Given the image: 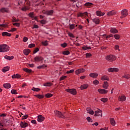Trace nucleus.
<instances>
[{
    "label": "nucleus",
    "mask_w": 130,
    "mask_h": 130,
    "mask_svg": "<svg viewBox=\"0 0 130 130\" xmlns=\"http://www.w3.org/2000/svg\"><path fill=\"white\" fill-rule=\"evenodd\" d=\"M10 51V46L6 44L0 45V52H8Z\"/></svg>",
    "instance_id": "f257e3e1"
},
{
    "label": "nucleus",
    "mask_w": 130,
    "mask_h": 130,
    "mask_svg": "<svg viewBox=\"0 0 130 130\" xmlns=\"http://www.w3.org/2000/svg\"><path fill=\"white\" fill-rule=\"evenodd\" d=\"M106 60L108 61H110V62H112V61H114L116 59V57L115 55L110 54L106 56Z\"/></svg>",
    "instance_id": "f03ea898"
},
{
    "label": "nucleus",
    "mask_w": 130,
    "mask_h": 130,
    "mask_svg": "<svg viewBox=\"0 0 130 130\" xmlns=\"http://www.w3.org/2000/svg\"><path fill=\"white\" fill-rule=\"evenodd\" d=\"M121 14L120 18L123 19V18H125L128 15V11L127 9H123L121 11Z\"/></svg>",
    "instance_id": "7ed1b4c3"
},
{
    "label": "nucleus",
    "mask_w": 130,
    "mask_h": 130,
    "mask_svg": "<svg viewBox=\"0 0 130 130\" xmlns=\"http://www.w3.org/2000/svg\"><path fill=\"white\" fill-rule=\"evenodd\" d=\"M54 113L56 116H57L58 117H60V118H66V116H64V114H62L61 112L58 111H55Z\"/></svg>",
    "instance_id": "20e7f679"
},
{
    "label": "nucleus",
    "mask_w": 130,
    "mask_h": 130,
    "mask_svg": "<svg viewBox=\"0 0 130 130\" xmlns=\"http://www.w3.org/2000/svg\"><path fill=\"white\" fill-rule=\"evenodd\" d=\"M107 71L109 73H117L119 69L116 68H110L108 69Z\"/></svg>",
    "instance_id": "39448f33"
},
{
    "label": "nucleus",
    "mask_w": 130,
    "mask_h": 130,
    "mask_svg": "<svg viewBox=\"0 0 130 130\" xmlns=\"http://www.w3.org/2000/svg\"><path fill=\"white\" fill-rule=\"evenodd\" d=\"M66 91L68 93H70V94H72V95H77V90L76 89H66Z\"/></svg>",
    "instance_id": "423d86ee"
},
{
    "label": "nucleus",
    "mask_w": 130,
    "mask_h": 130,
    "mask_svg": "<svg viewBox=\"0 0 130 130\" xmlns=\"http://www.w3.org/2000/svg\"><path fill=\"white\" fill-rule=\"evenodd\" d=\"M118 100L120 101V102H124V101L126 100V96H125L124 94H122L118 96Z\"/></svg>",
    "instance_id": "0eeeda50"
},
{
    "label": "nucleus",
    "mask_w": 130,
    "mask_h": 130,
    "mask_svg": "<svg viewBox=\"0 0 130 130\" xmlns=\"http://www.w3.org/2000/svg\"><path fill=\"white\" fill-rule=\"evenodd\" d=\"M24 2L27 6H30V2L29 0H19L18 2V5L21 6Z\"/></svg>",
    "instance_id": "6e6552de"
},
{
    "label": "nucleus",
    "mask_w": 130,
    "mask_h": 130,
    "mask_svg": "<svg viewBox=\"0 0 130 130\" xmlns=\"http://www.w3.org/2000/svg\"><path fill=\"white\" fill-rule=\"evenodd\" d=\"M98 92H99V93L100 94H107V93H108V90H106V89H101L100 88L98 90Z\"/></svg>",
    "instance_id": "1a4fd4ad"
},
{
    "label": "nucleus",
    "mask_w": 130,
    "mask_h": 130,
    "mask_svg": "<svg viewBox=\"0 0 130 130\" xmlns=\"http://www.w3.org/2000/svg\"><path fill=\"white\" fill-rule=\"evenodd\" d=\"M85 71H86V70H85L83 68L79 69L76 70L75 74H76V75H79V74H81L82 73H85Z\"/></svg>",
    "instance_id": "9d476101"
},
{
    "label": "nucleus",
    "mask_w": 130,
    "mask_h": 130,
    "mask_svg": "<svg viewBox=\"0 0 130 130\" xmlns=\"http://www.w3.org/2000/svg\"><path fill=\"white\" fill-rule=\"evenodd\" d=\"M44 119H45V117H44L42 115H40L38 116V122H42V121H44Z\"/></svg>",
    "instance_id": "9b49d317"
},
{
    "label": "nucleus",
    "mask_w": 130,
    "mask_h": 130,
    "mask_svg": "<svg viewBox=\"0 0 130 130\" xmlns=\"http://www.w3.org/2000/svg\"><path fill=\"white\" fill-rule=\"evenodd\" d=\"M34 60L35 61H37L38 62H39V61H42V60H43V57H42V56H36L34 58Z\"/></svg>",
    "instance_id": "f8f14e48"
},
{
    "label": "nucleus",
    "mask_w": 130,
    "mask_h": 130,
    "mask_svg": "<svg viewBox=\"0 0 130 130\" xmlns=\"http://www.w3.org/2000/svg\"><path fill=\"white\" fill-rule=\"evenodd\" d=\"M28 123H27L26 122H22V121H21L20 123V126L22 128H25L27 127V126H28Z\"/></svg>",
    "instance_id": "ddd939ff"
},
{
    "label": "nucleus",
    "mask_w": 130,
    "mask_h": 130,
    "mask_svg": "<svg viewBox=\"0 0 130 130\" xmlns=\"http://www.w3.org/2000/svg\"><path fill=\"white\" fill-rule=\"evenodd\" d=\"M94 116H101V117H102V111L101 110L96 111L95 112Z\"/></svg>",
    "instance_id": "4468645a"
},
{
    "label": "nucleus",
    "mask_w": 130,
    "mask_h": 130,
    "mask_svg": "<svg viewBox=\"0 0 130 130\" xmlns=\"http://www.w3.org/2000/svg\"><path fill=\"white\" fill-rule=\"evenodd\" d=\"M98 73H91L89 74V77H90V78H93V79H97V78H98Z\"/></svg>",
    "instance_id": "2eb2a0df"
},
{
    "label": "nucleus",
    "mask_w": 130,
    "mask_h": 130,
    "mask_svg": "<svg viewBox=\"0 0 130 130\" xmlns=\"http://www.w3.org/2000/svg\"><path fill=\"white\" fill-rule=\"evenodd\" d=\"M110 122L111 125H112V126H115V125L116 124V122L115 121V120L114 119V118H110Z\"/></svg>",
    "instance_id": "dca6fc26"
},
{
    "label": "nucleus",
    "mask_w": 130,
    "mask_h": 130,
    "mask_svg": "<svg viewBox=\"0 0 130 130\" xmlns=\"http://www.w3.org/2000/svg\"><path fill=\"white\" fill-rule=\"evenodd\" d=\"M110 32L113 34H116V33H118V30H117L115 28L111 27L110 30Z\"/></svg>",
    "instance_id": "f3484780"
},
{
    "label": "nucleus",
    "mask_w": 130,
    "mask_h": 130,
    "mask_svg": "<svg viewBox=\"0 0 130 130\" xmlns=\"http://www.w3.org/2000/svg\"><path fill=\"white\" fill-rule=\"evenodd\" d=\"M108 87H109V83L107 81H104V84H103V88L104 89H108Z\"/></svg>",
    "instance_id": "a211bd4d"
},
{
    "label": "nucleus",
    "mask_w": 130,
    "mask_h": 130,
    "mask_svg": "<svg viewBox=\"0 0 130 130\" xmlns=\"http://www.w3.org/2000/svg\"><path fill=\"white\" fill-rule=\"evenodd\" d=\"M89 87V84H84L80 86L81 90H85V89H87Z\"/></svg>",
    "instance_id": "6ab92c4d"
},
{
    "label": "nucleus",
    "mask_w": 130,
    "mask_h": 130,
    "mask_svg": "<svg viewBox=\"0 0 130 130\" xmlns=\"http://www.w3.org/2000/svg\"><path fill=\"white\" fill-rule=\"evenodd\" d=\"M102 81H109V77L107 75H103L101 77Z\"/></svg>",
    "instance_id": "aec40b11"
},
{
    "label": "nucleus",
    "mask_w": 130,
    "mask_h": 130,
    "mask_svg": "<svg viewBox=\"0 0 130 130\" xmlns=\"http://www.w3.org/2000/svg\"><path fill=\"white\" fill-rule=\"evenodd\" d=\"M30 52H31V51L28 49H25L23 50V54L24 55H28Z\"/></svg>",
    "instance_id": "412c9836"
},
{
    "label": "nucleus",
    "mask_w": 130,
    "mask_h": 130,
    "mask_svg": "<svg viewBox=\"0 0 130 130\" xmlns=\"http://www.w3.org/2000/svg\"><path fill=\"white\" fill-rule=\"evenodd\" d=\"M86 110L87 111V113H89V114H91V115L94 114V111H93V110L91 109L90 108H87Z\"/></svg>",
    "instance_id": "4be33fe9"
},
{
    "label": "nucleus",
    "mask_w": 130,
    "mask_h": 130,
    "mask_svg": "<svg viewBox=\"0 0 130 130\" xmlns=\"http://www.w3.org/2000/svg\"><path fill=\"white\" fill-rule=\"evenodd\" d=\"M21 78V75L19 74H14L12 76V79H20Z\"/></svg>",
    "instance_id": "5701e85b"
},
{
    "label": "nucleus",
    "mask_w": 130,
    "mask_h": 130,
    "mask_svg": "<svg viewBox=\"0 0 130 130\" xmlns=\"http://www.w3.org/2000/svg\"><path fill=\"white\" fill-rule=\"evenodd\" d=\"M115 14H116V12L112 10L107 13V16H109V17H110V16H114V15H115Z\"/></svg>",
    "instance_id": "b1692460"
},
{
    "label": "nucleus",
    "mask_w": 130,
    "mask_h": 130,
    "mask_svg": "<svg viewBox=\"0 0 130 130\" xmlns=\"http://www.w3.org/2000/svg\"><path fill=\"white\" fill-rule=\"evenodd\" d=\"M96 13V16H100V17H102V16H104L105 15V13L102 12L100 11H97Z\"/></svg>",
    "instance_id": "393cba45"
},
{
    "label": "nucleus",
    "mask_w": 130,
    "mask_h": 130,
    "mask_svg": "<svg viewBox=\"0 0 130 130\" xmlns=\"http://www.w3.org/2000/svg\"><path fill=\"white\" fill-rule=\"evenodd\" d=\"M2 36H8V37H11V36H12V34H10L7 31H4L2 32Z\"/></svg>",
    "instance_id": "a878e982"
},
{
    "label": "nucleus",
    "mask_w": 130,
    "mask_h": 130,
    "mask_svg": "<svg viewBox=\"0 0 130 130\" xmlns=\"http://www.w3.org/2000/svg\"><path fill=\"white\" fill-rule=\"evenodd\" d=\"M10 70V67L9 66H7L4 67L3 69H2V72H3V73H7V72H8V71Z\"/></svg>",
    "instance_id": "bb28decb"
},
{
    "label": "nucleus",
    "mask_w": 130,
    "mask_h": 130,
    "mask_svg": "<svg viewBox=\"0 0 130 130\" xmlns=\"http://www.w3.org/2000/svg\"><path fill=\"white\" fill-rule=\"evenodd\" d=\"M34 96L38 98V99H43V98H44V95L43 94H35Z\"/></svg>",
    "instance_id": "cd10ccee"
},
{
    "label": "nucleus",
    "mask_w": 130,
    "mask_h": 130,
    "mask_svg": "<svg viewBox=\"0 0 130 130\" xmlns=\"http://www.w3.org/2000/svg\"><path fill=\"white\" fill-rule=\"evenodd\" d=\"M3 87H4L5 89H10V88L11 87V85L10 83H5L3 85Z\"/></svg>",
    "instance_id": "c85d7f7f"
},
{
    "label": "nucleus",
    "mask_w": 130,
    "mask_h": 130,
    "mask_svg": "<svg viewBox=\"0 0 130 130\" xmlns=\"http://www.w3.org/2000/svg\"><path fill=\"white\" fill-rule=\"evenodd\" d=\"M45 14L48 16H51L53 14V10L47 11L45 12Z\"/></svg>",
    "instance_id": "c756f323"
},
{
    "label": "nucleus",
    "mask_w": 130,
    "mask_h": 130,
    "mask_svg": "<svg viewBox=\"0 0 130 130\" xmlns=\"http://www.w3.org/2000/svg\"><path fill=\"white\" fill-rule=\"evenodd\" d=\"M84 15H85V16H88V13L87 12H84V13H79L77 15V17H83Z\"/></svg>",
    "instance_id": "7c9ffc66"
},
{
    "label": "nucleus",
    "mask_w": 130,
    "mask_h": 130,
    "mask_svg": "<svg viewBox=\"0 0 130 130\" xmlns=\"http://www.w3.org/2000/svg\"><path fill=\"white\" fill-rule=\"evenodd\" d=\"M84 6L87 7V8H90V7H92V6H93V3L87 2L84 4Z\"/></svg>",
    "instance_id": "2f4dec72"
},
{
    "label": "nucleus",
    "mask_w": 130,
    "mask_h": 130,
    "mask_svg": "<svg viewBox=\"0 0 130 130\" xmlns=\"http://www.w3.org/2000/svg\"><path fill=\"white\" fill-rule=\"evenodd\" d=\"M93 22L95 23L96 25H98L99 24V22H100V20L98 18H94L93 19Z\"/></svg>",
    "instance_id": "473e14b6"
},
{
    "label": "nucleus",
    "mask_w": 130,
    "mask_h": 130,
    "mask_svg": "<svg viewBox=\"0 0 130 130\" xmlns=\"http://www.w3.org/2000/svg\"><path fill=\"white\" fill-rule=\"evenodd\" d=\"M0 12H1V13H8V12H9V9L7 8H2L0 10Z\"/></svg>",
    "instance_id": "72a5a7b5"
},
{
    "label": "nucleus",
    "mask_w": 130,
    "mask_h": 130,
    "mask_svg": "<svg viewBox=\"0 0 130 130\" xmlns=\"http://www.w3.org/2000/svg\"><path fill=\"white\" fill-rule=\"evenodd\" d=\"M43 86H44L45 87H51V86H52V83L50 82H47L46 83H44L43 84Z\"/></svg>",
    "instance_id": "f704fd0d"
},
{
    "label": "nucleus",
    "mask_w": 130,
    "mask_h": 130,
    "mask_svg": "<svg viewBox=\"0 0 130 130\" xmlns=\"http://www.w3.org/2000/svg\"><path fill=\"white\" fill-rule=\"evenodd\" d=\"M41 90L39 88H35L34 87L31 88V90L34 92H39Z\"/></svg>",
    "instance_id": "c9c22d12"
},
{
    "label": "nucleus",
    "mask_w": 130,
    "mask_h": 130,
    "mask_svg": "<svg viewBox=\"0 0 130 130\" xmlns=\"http://www.w3.org/2000/svg\"><path fill=\"white\" fill-rule=\"evenodd\" d=\"M5 58L6 59H8V60H12V59H13V58H14L13 56H9L8 55H5Z\"/></svg>",
    "instance_id": "e433bc0d"
},
{
    "label": "nucleus",
    "mask_w": 130,
    "mask_h": 130,
    "mask_svg": "<svg viewBox=\"0 0 130 130\" xmlns=\"http://www.w3.org/2000/svg\"><path fill=\"white\" fill-rule=\"evenodd\" d=\"M101 101H102V102H103L104 103H105L107 102V101H108V99H107V98H103L101 99Z\"/></svg>",
    "instance_id": "4c0bfd02"
},
{
    "label": "nucleus",
    "mask_w": 130,
    "mask_h": 130,
    "mask_svg": "<svg viewBox=\"0 0 130 130\" xmlns=\"http://www.w3.org/2000/svg\"><path fill=\"white\" fill-rule=\"evenodd\" d=\"M29 9H30V7L29 6H25L23 8H22L21 10L24 12H25L26 11H28V10H29Z\"/></svg>",
    "instance_id": "58836bf2"
},
{
    "label": "nucleus",
    "mask_w": 130,
    "mask_h": 130,
    "mask_svg": "<svg viewBox=\"0 0 130 130\" xmlns=\"http://www.w3.org/2000/svg\"><path fill=\"white\" fill-rule=\"evenodd\" d=\"M42 44L43 46H47V45H48V41H45L42 42Z\"/></svg>",
    "instance_id": "ea45409f"
},
{
    "label": "nucleus",
    "mask_w": 130,
    "mask_h": 130,
    "mask_svg": "<svg viewBox=\"0 0 130 130\" xmlns=\"http://www.w3.org/2000/svg\"><path fill=\"white\" fill-rule=\"evenodd\" d=\"M23 71L24 72H26V73H32V70L28 69L27 68L23 69Z\"/></svg>",
    "instance_id": "a19ab883"
},
{
    "label": "nucleus",
    "mask_w": 130,
    "mask_h": 130,
    "mask_svg": "<svg viewBox=\"0 0 130 130\" xmlns=\"http://www.w3.org/2000/svg\"><path fill=\"white\" fill-rule=\"evenodd\" d=\"M62 54H63V55H69V54H70V51L67 50L63 51Z\"/></svg>",
    "instance_id": "79ce46f5"
},
{
    "label": "nucleus",
    "mask_w": 130,
    "mask_h": 130,
    "mask_svg": "<svg viewBox=\"0 0 130 130\" xmlns=\"http://www.w3.org/2000/svg\"><path fill=\"white\" fill-rule=\"evenodd\" d=\"M122 78H124L125 79H128L130 78V75L129 74H124L123 75Z\"/></svg>",
    "instance_id": "37998d69"
},
{
    "label": "nucleus",
    "mask_w": 130,
    "mask_h": 130,
    "mask_svg": "<svg viewBox=\"0 0 130 130\" xmlns=\"http://www.w3.org/2000/svg\"><path fill=\"white\" fill-rule=\"evenodd\" d=\"M53 96V94H51V93H47L45 95V97L46 98H50L51 97H52Z\"/></svg>",
    "instance_id": "c03bdc74"
},
{
    "label": "nucleus",
    "mask_w": 130,
    "mask_h": 130,
    "mask_svg": "<svg viewBox=\"0 0 130 130\" xmlns=\"http://www.w3.org/2000/svg\"><path fill=\"white\" fill-rule=\"evenodd\" d=\"M92 83L93 85H99V81H98V80L97 79L94 80Z\"/></svg>",
    "instance_id": "a18cd8bd"
},
{
    "label": "nucleus",
    "mask_w": 130,
    "mask_h": 130,
    "mask_svg": "<svg viewBox=\"0 0 130 130\" xmlns=\"http://www.w3.org/2000/svg\"><path fill=\"white\" fill-rule=\"evenodd\" d=\"M60 46L61 47H63V48H66V47H67L68 46V44H67V43H64L63 44H61Z\"/></svg>",
    "instance_id": "49530a36"
},
{
    "label": "nucleus",
    "mask_w": 130,
    "mask_h": 130,
    "mask_svg": "<svg viewBox=\"0 0 130 130\" xmlns=\"http://www.w3.org/2000/svg\"><path fill=\"white\" fill-rule=\"evenodd\" d=\"M114 37L116 40H118L120 38V36L119 35H114Z\"/></svg>",
    "instance_id": "de8ad7c7"
},
{
    "label": "nucleus",
    "mask_w": 130,
    "mask_h": 130,
    "mask_svg": "<svg viewBox=\"0 0 130 130\" xmlns=\"http://www.w3.org/2000/svg\"><path fill=\"white\" fill-rule=\"evenodd\" d=\"M11 94H14L15 95H16V94H17V90L16 89H12L11 91Z\"/></svg>",
    "instance_id": "09e8293b"
},
{
    "label": "nucleus",
    "mask_w": 130,
    "mask_h": 130,
    "mask_svg": "<svg viewBox=\"0 0 130 130\" xmlns=\"http://www.w3.org/2000/svg\"><path fill=\"white\" fill-rule=\"evenodd\" d=\"M21 117L22 120H24V119H27L28 118V115H24Z\"/></svg>",
    "instance_id": "8fccbe9b"
},
{
    "label": "nucleus",
    "mask_w": 130,
    "mask_h": 130,
    "mask_svg": "<svg viewBox=\"0 0 130 130\" xmlns=\"http://www.w3.org/2000/svg\"><path fill=\"white\" fill-rule=\"evenodd\" d=\"M74 72H75V70L72 69V70H71L70 71L66 72V74H73V73H74Z\"/></svg>",
    "instance_id": "3c124183"
},
{
    "label": "nucleus",
    "mask_w": 130,
    "mask_h": 130,
    "mask_svg": "<svg viewBox=\"0 0 130 130\" xmlns=\"http://www.w3.org/2000/svg\"><path fill=\"white\" fill-rule=\"evenodd\" d=\"M68 35H69V37H71V38H75V36L74 35V34H73L71 32H69Z\"/></svg>",
    "instance_id": "603ef678"
},
{
    "label": "nucleus",
    "mask_w": 130,
    "mask_h": 130,
    "mask_svg": "<svg viewBox=\"0 0 130 130\" xmlns=\"http://www.w3.org/2000/svg\"><path fill=\"white\" fill-rule=\"evenodd\" d=\"M115 50H118V51H120V50H119V46L118 45H115Z\"/></svg>",
    "instance_id": "864d4df0"
},
{
    "label": "nucleus",
    "mask_w": 130,
    "mask_h": 130,
    "mask_svg": "<svg viewBox=\"0 0 130 130\" xmlns=\"http://www.w3.org/2000/svg\"><path fill=\"white\" fill-rule=\"evenodd\" d=\"M33 47H35V44H30L28 45L29 48H33Z\"/></svg>",
    "instance_id": "5fc2aeb1"
},
{
    "label": "nucleus",
    "mask_w": 130,
    "mask_h": 130,
    "mask_svg": "<svg viewBox=\"0 0 130 130\" xmlns=\"http://www.w3.org/2000/svg\"><path fill=\"white\" fill-rule=\"evenodd\" d=\"M91 56H92V54H91V53H87L86 54V57L87 58H89V57H91Z\"/></svg>",
    "instance_id": "6e6d98bb"
},
{
    "label": "nucleus",
    "mask_w": 130,
    "mask_h": 130,
    "mask_svg": "<svg viewBox=\"0 0 130 130\" xmlns=\"http://www.w3.org/2000/svg\"><path fill=\"white\" fill-rule=\"evenodd\" d=\"M39 51V48H36L35 50H34V54H35V53H37Z\"/></svg>",
    "instance_id": "4d7b16f0"
},
{
    "label": "nucleus",
    "mask_w": 130,
    "mask_h": 130,
    "mask_svg": "<svg viewBox=\"0 0 130 130\" xmlns=\"http://www.w3.org/2000/svg\"><path fill=\"white\" fill-rule=\"evenodd\" d=\"M86 119H87V121H88V122H92V119L90 117H87L86 118Z\"/></svg>",
    "instance_id": "13d9d810"
},
{
    "label": "nucleus",
    "mask_w": 130,
    "mask_h": 130,
    "mask_svg": "<svg viewBox=\"0 0 130 130\" xmlns=\"http://www.w3.org/2000/svg\"><path fill=\"white\" fill-rule=\"evenodd\" d=\"M0 27H3V28H7L8 25L7 24H0Z\"/></svg>",
    "instance_id": "bf43d9fd"
},
{
    "label": "nucleus",
    "mask_w": 130,
    "mask_h": 130,
    "mask_svg": "<svg viewBox=\"0 0 130 130\" xmlns=\"http://www.w3.org/2000/svg\"><path fill=\"white\" fill-rule=\"evenodd\" d=\"M28 41V38L27 37H23V42H27Z\"/></svg>",
    "instance_id": "052dcab7"
},
{
    "label": "nucleus",
    "mask_w": 130,
    "mask_h": 130,
    "mask_svg": "<svg viewBox=\"0 0 130 130\" xmlns=\"http://www.w3.org/2000/svg\"><path fill=\"white\" fill-rule=\"evenodd\" d=\"M12 21H13V22H19V21H20V20L16 19V18H15V17H13Z\"/></svg>",
    "instance_id": "680f3d73"
},
{
    "label": "nucleus",
    "mask_w": 130,
    "mask_h": 130,
    "mask_svg": "<svg viewBox=\"0 0 130 130\" xmlns=\"http://www.w3.org/2000/svg\"><path fill=\"white\" fill-rule=\"evenodd\" d=\"M75 28V24H71L70 25V28L71 30H73Z\"/></svg>",
    "instance_id": "e2e57ef3"
},
{
    "label": "nucleus",
    "mask_w": 130,
    "mask_h": 130,
    "mask_svg": "<svg viewBox=\"0 0 130 130\" xmlns=\"http://www.w3.org/2000/svg\"><path fill=\"white\" fill-rule=\"evenodd\" d=\"M14 26H16V27H20V23H13Z\"/></svg>",
    "instance_id": "0e129e2a"
},
{
    "label": "nucleus",
    "mask_w": 130,
    "mask_h": 130,
    "mask_svg": "<svg viewBox=\"0 0 130 130\" xmlns=\"http://www.w3.org/2000/svg\"><path fill=\"white\" fill-rule=\"evenodd\" d=\"M15 31H17V28H12L9 31V32H15Z\"/></svg>",
    "instance_id": "69168bd1"
},
{
    "label": "nucleus",
    "mask_w": 130,
    "mask_h": 130,
    "mask_svg": "<svg viewBox=\"0 0 130 130\" xmlns=\"http://www.w3.org/2000/svg\"><path fill=\"white\" fill-rule=\"evenodd\" d=\"M40 22H41V24H45L47 23L45 20H42Z\"/></svg>",
    "instance_id": "338daca9"
},
{
    "label": "nucleus",
    "mask_w": 130,
    "mask_h": 130,
    "mask_svg": "<svg viewBox=\"0 0 130 130\" xmlns=\"http://www.w3.org/2000/svg\"><path fill=\"white\" fill-rule=\"evenodd\" d=\"M67 78V76H62L60 78V81H62Z\"/></svg>",
    "instance_id": "774afa93"
}]
</instances>
